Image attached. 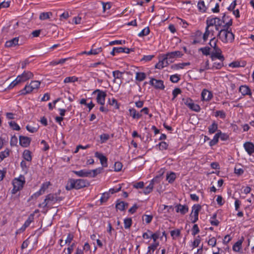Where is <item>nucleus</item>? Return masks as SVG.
<instances>
[{
  "instance_id": "obj_1",
  "label": "nucleus",
  "mask_w": 254,
  "mask_h": 254,
  "mask_svg": "<svg viewBox=\"0 0 254 254\" xmlns=\"http://www.w3.org/2000/svg\"><path fill=\"white\" fill-rule=\"evenodd\" d=\"M218 38L224 43H232L234 40V34L231 32V29L224 28L218 31Z\"/></svg>"
},
{
  "instance_id": "obj_2",
  "label": "nucleus",
  "mask_w": 254,
  "mask_h": 254,
  "mask_svg": "<svg viewBox=\"0 0 254 254\" xmlns=\"http://www.w3.org/2000/svg\"><path fill=\"white\" fill-rule=\"evenodd\" d=\"M89 185L88 182L83 179H69L65 186V189L67 190H70L75 189L79 190L87 187Z\"/></svg>"
},
{
  "instance_id": "obj_3",
  "label": "nucleus",
  "mask_w": 254,
  "mask_h": 254,
  "mask_svg": "<svg viewBox=\"0 0 254 254\" xmlns=\"http://www.w3.org/2000/svg\"><path fill=\"white\" fill-rule=\"evenodd\" d=\"M62 200V197L58 196L57 193H50L46 196V198L43 203L39 204L38 207L49 208L57 202H60Z\"/></svg>"
},
{
  "instance_id": "obj_4",
  "label": "nucleus",
  "mask_w": 254,
  "mask_h": 254,
  "mask_svg": "<svg viewBox=\"0 0 254 254\" xmlns=\"http://www.w3.org/2000/svg\"><path fill=\"white\" fill-rule=\"evenodd\" d=\"M25 183V177L23 175H20L18 178L13 179L12 181L13 189L11 190V193L15 194L17 192L22 190Z\"/></svg>"
},
{
  "instance_id": "obj_5",
  "label": "nucleus",
  "mask_w": 254,
  "mask_h": 254,
  "mask_svg": "<svg viewBox=\"0 0 254 254\" xmlns=\"http://www.w3.org/2000/svg\"><path fill=\"white\" fill-rule=\"evenodd\" d=\"M201 208L199 204H194L192 207V211L190 214V220L193 223H195L198 219V213Z\"/></svg>"
},
{
  "instance_id": "obj_6",
  "label": "nucleus",
  "mask_w": 254,
  "mask_h": 254,
  "mask_svg": "<svg viewBox=\"0 0 254 254\" xmlns=\"http://www.w3.org/2000/svg\"><path fill=\"white\" fill-rule=\"evenodd\" d=\"M97 93V96L96 97L97 102L102 106L105 104V98L107 96L106 93L105 91L101 90L100 89H96L93 92V94Z\"/></svg>"
},
{
  "instance_id": "obj_7",
  "label": "nucleus",
  "mask_w": 254,
  "mask_h": 254,
  "mask_svg": "<svg viewBox=\"0 0 254 254\" xmlns=\"http://www.w3.org/2000/svg\"><path fill=\"white\" fill-rule=\"evenodd\" d=\"M212 2L213 0H199L197 3L199 10L202 12H205Z\"/></svg>"
},
{
  "instance_id": "obj_8",
  "label": "nucleus",
  "mask_w": 254,
  "mask_h": 254,
  "mask_svg": "<svg viewBox=\"0 0 254 254\" xmlns=\"http://www.w3.org/2000/svg\"><path fill=\"white\" fill-rule=\"evenodd\" d=\"M149 83L155 89L164 90L165 88L164 82L162 80H158L154 78H151Z\"/></svg>"
},
{
  "instance_id": "obj_9",
  "label": "nucleus",
  "mask_w": 254,
  "mask_h": 254,
  "mask_svg": "<svg viewBox=\"0 0 254 254\" xmlns=\"http://www.w3.org/2000/svg\"><path fill=\"white\" fill-rule=\"evenodd\" d=\"M33 74L30 71L25 70L21 74L18 75V80L20 82H24L33 77Z\"/></svg>"
},
{
  "instance_id": "obj_10",
  "label": "nucleus",
  "mask_w": 254,
  "mask_h": 254,
  "mask_svg": "<svg viewBox=\"0 0 254 254\" xmlns=\"http://www.w3.org/2000/svg\"><path fill=\"white\" fill-rule=\"evenodd\" d=\"M164 55L167 58V59H168L170 63H172L173 62V59L177 58H180L183 55V54L181 53V52L179 51H177L172 52H169L166 54H165Z\"/></svg>"
},
{
  "instance_id": "obj_11",
  "label": "nucleus",
  "mask_w": 254,
  "mask_h": 254,
  "mask_svg": "<svg viewBox=\"0 0 254 254\" xmlns=\"http://www.w3.org/2000/svg\"><path fill=\"white\" fill-rule=\"evenodd\" d=\"M222 18V22L224 24V28H230L233 24L232 19L226 13L223 14Z\"/></svg>"
},
{
  "instance_id": "obj_12",
  "label": "nucleus",
  "mask_w": 254,
  "mask_h": 254,
  "mask_svg": "<svg viewBox=\"0 0 254 254\" xmlns=\"http://www.w3.org/2000/svg\"><path fill=\"white\" fill-rule=\"evenodd\" d=\"M168 60L164 55H163V58L159 60L158 63L155 66V68L161 69L164 67L167 66L169 64Z\"/></svg>"
},
{
  "instance_id": "obj_13",
  "label": "nucleus",
  "mask_w": 254,
  "mask_h": 254,
  "mask_svg": "<svg viewBox=\"0 0 254 254\" xmlns=\"http://www.w3.org/2000/svg\"><path fill=\"white\" fill-rule=\"evenodd\" d=\"M34 219V214H31L28 219L26 220L24 224L22 225V226L18 230L19 232H24L26 228L29 226L30 224L33 221Z\"/></svg>"
},
{
  "instance_id": "obj_14",
  "label": "nucleus",
  "mask_w": 254,
  "mask_h": 254,
  "mask_svg": "<svg viewBox=\"0 0 254 254\" xmlns=\"http://www.w3.org/2000/svg\"><path fill=\"white\" fill-rule=\"evenodd\" d=\"M95 156L98 158L100 161V163L103 166V167H107L108 166L107 163V158L104 156L103 154L99 153L98 152H96L95 153Z\"/></svg>"
},
{
  "instance_id": "obj_15",
  "label": "nucleus",
  "mask_w": 254,
  "mask_h": 254,
  "mask_svg": "<svg viewBox=\"0 0 254 254\" xmlns=\"http://www.w3.org/2000/svg\"><path fill=\"white\" fill-rule=\"evenodd\" d=\"M177 212H180L182 215H185L189 211V207L187 205L178 204L175 206Z\"/></svg>"
},
{
  "instance_id": "obj_16",
  "label": "nucleus",
  "mask_w": 254,
  "mask_h": 254,
  "mask_svg": "<svg viewBox=\"0 0 254 254\" xmlns=\"http://www.w3.org/2000/svg\"><path fill=\"white\" fill-rule=\"evenodd\" d=\"M31 141V138L22 135L19 136V143L23 147H28L30 145Z\"/></svg>"
},
{
  "instance_id": "obj_17",
  "label": "nucleus",
  "mask_w": 254,
  "mask_h": 254,
  "mask_svg": "<svg viewBox=\"0 0 254 254\" xmlns=\"http://www.w3.org/2000/svg\"><path fill=\"white\" fill-rule=\"evenodd\" d=\"M239 91L243 96L249 95L250 97L252 96L251 90L247 85H244L240 86Z\"/></svg>"
},
{
  "instance_id": "obj_18",
  "label": "nucleus",
  "mask_w": 254,
  "mask_h": 254,
  "mask_svg": "<svg viewBox=\"0 0 254 254\" xmlns=\"http://www.w3.org/2000/svg\"><path fill=\"white\" fill-rule=\"evenodd\" d=\"M201 100L203 101H209L213 97L212 93L207 89H203L201 94Z\"/></svg>"
},
{
  "instance_id": "obj_19",
  "label": "nucleus",
  "mask_w": 254,
  "mask_h": 254,
  "mask_svg": "<svg viewBox=\"0 0 254 254\" xmlns=\"http://www.w3.org/2000/svg\"><path fill=\"white\" fill-rule=\"evenodd\" d=\"M245 149L249 155L254 153V144L251 142H247L244 144Z\"/></svg>"
},
{
  "instance_id": "obj_20",
  "label": "nucleus",
  "mask_w": 254,
  "mask_h": 254,
  "mask_svg": "<svg viewBox=\"0 0 254 254\" xmlns=\"http://www.w3.org/2000/svg\"><path fill=\"white\" fill-rule=\"evenodd\" d=\"M73 173L76 175L78 177H85L91 176V171H89L86 170H81L80 171H73Z\"/></svg>"
},
{
  "instance_id": "obj_21",
  "label": "nucleus",
  "mask_w": 254,
  "mask_h": 254,
  "mask_svg": "<svg viewBox=\"0 0 254 254\" xmlns=\"http://www.w3.org/2000/svg\"><path fill=\"white\" fill-rule=\"evenodd\" d=\"M33 90L34 89L31 87V84H27L23 89L19 91V95H25L31 93Z\"/></svg>"
},
{
  "instance_id": "obj_22",
  "label": "nucleus",
  "mask_w": 254,
  "mask_h": 254,
  "mask_svg": "<svg viewBox=\"0 0 254 254\" xmlns=\"http://www.w3.org/2000/svg\"><path fill=\"white\" fill-rule=\"evenodd\" d=\"M158 178V177H157L156 178L153 179L151 180L148 186H147L146 187L144 188V190H143L144 193L147 194L152 191L153 188L154 183L157 181V179Z\"/></svg>"
},
{
  "instance_id": "obj_23",
  "label": "nucleus",
  "mask_w": 254,
  "mask_h": 254,
  "mask_svg": "<svg viewBox=\"0 0 254 254\" xmlns=\"http://www.w3.org/2000/svg\"><path fill=\"white\" fill-rule=\"evenodd\" d=\"M19 38L15 37L7 41L5 43V46L6 47H12L18 45Z\"/></svg>"
},
{
  "instance_id": "obj_24",
  "label": "nucleus",
  "mask_w": 254,
  "mask_h": 254,
  "mask_svg": "<svg viewBox=\"0 0 254 254\" xmlns=\"http://www.w3.org/2000/svg\"><path fill=\"white\" fill-rule=\"evenodd\" d=\"M210 58L212 61H214L216 59L220 61H224V57L222 55V52L215 53L212 52L210 54Z\"/></svg>"
},
{
  "instance_id": "obj_25",
  "label": "nucleus",
  "mask_w": 254,
  "mask_h": 254,
  "mask_svg": "<svg viewBox=\"0 0 254 254\" xmlns=\"http://www.w3.org/2000/svg\"><path fill=\"white\" fill-rule=\"evenodd\" d=\"M129 112V115L133 119H138L142 117V114L139 113V112H137L136 110L134 108H131L128 110Z\"/></svg>"
},
{
  "instance_id": "obj_26",
  "label": "nucleus",
  "mask_w": 254,
  "mask_h": 254,
  "mask_svg": "<svg viewBox=\"0 0 254 254\" xmlns=\"http://www.w3.org/2000/svg\"><path fill=\"white\" fill-rule=\"evenodd\" d=\"M127 206L128 204L127 203H125L124 201L118 200L117 201L116 207L117 209L120 211H124Z\"/></svg>"
},
{
  "instance_id": "obj_27",
  "label": "nucleus",
  "mask_w": 254,
  "mask_h": 254,
  "mask_svg": "<svg viewBox=\"0 0 254 254\" xmlns=\"http://www.w3.org/2000/svg\"><path fill=\"white\" fill-rule=\"evenodd\" d=\"M215 29L217 31H219L220 30V28L221 27L224 28V24L223 22H222V18H220V17H215Z\"/></svg>"
},
{
  "instance_id": "obj_28",
  "label": "nucleus",
  "mask_w": 254,
  "mask_h": 254,
  "mask_svg": "<svg viewBox=\"0 0 254 254\" xmlns=\"http://www.w3.org/2000/svg\"><path fill=\"white\" fill-rule=\"evenodd\" d=\"M244 240V238L242 237L241 240L238 241L233 246V250L235 252H238L240 251V249L242 248V244L243 243V241Z\"/></svg>"
},
{
  "instance_id": "obj_29",
  "label": "nucleus",
  "mask_w": 254,
  "mask_h": 254,
  "mask_svg": "<svg viewBox=\"0 0 254 254\" xmlns=\"http://www.w3.org/2000/svg\"><path fill=\"white\" fill-rule=\"evenodd\" d=\"M190 64V63H179L178 64H174L171 65V68L174 70H178L179 69L183 68L185 66L189 65Z\"/></svg>"
},
{
  "instance_id": "obj_30",
  "label": "nucleus",
  "mask_w": 254,
  "mask_h": 254,
  "mask_svg": "<svg viewBox=\"0 0 254 254\" xmlns=\"http://www.w3.org/2000/svg\"><path fill=\"white\" fill-rule=\"evenodd\" d=\"M146 77V74L143 72H136L135 73V80L141 82L144 80Z\"/></svg>"
},
{
  "instance_id": "obj_31",
  "label": "nucleus",
  "mask_w": 254,
  "mask_h": 254,
  "mask_svg": "<svg viewBox=\"0 0 254 254\" xmlns=\"http://www.w3.org/2000/svg\"><path fill=\"white\" fill-rule=\"evenodd\" d=\"M159 242H154L148 247L147 254H152L159 246Z\"/></svg>"
},
{
  "instance_id": "obj_32",
  "label": "nucleus",
  "mask_w": 254,
  "mask_h": 254,
  "mask_svg": "<svg viewBox=\"0 0 254 254\" xmlns=\"http://www.w3.org/2000/svg\"><path fill=\"white\" fill-rule=\"evenodd\" d=\"M208 129L209 134H213L217 130L218 124L214 121L212 124L209 126Z\"/></svg>"
},
{
  "instance_id": "obj_33",
  "label": "nucleus",
  "mask_w": 254,
  "mask_h": 254,
  "mask_svg": "<svg viewBox=\"0 0 254 254\" xmlns=\"http://www.w3.org/2000/svg\"><path fill=\"white\" fill-rule=\"evenodd\" d=\"M23 157L27 161L31 162L32 160L31 151L29 150H25L23 153Z\"/></svg>"
},
{
  "instance_id": "obj_34",
  "label": "nucleus",
  "mask_w": 254,
  "mask_h": 254,
  "mask_svg": "<svg viewBox=\"0 0 254 254\" xmlns=\"http://www.w3.org/2000/svg\"><path fill=\"white\" fill-rule=\"evenodd\" d=\"M188 108H189L191 110L195 111L196 112H198L201 110L199 105L196 104H194L193 102L190 104Z\"/></svg>"
},
{
  "instance_id": "obj_35",
  "label": "nucleus",
  "mask_w": 254,
  "mask_h": 254,
  "mask_svg": "<svg viewBox=\"0 0 254 254\" xmlns=\"http://www.w3.org/2000/svg\"><path fill=\"white\" fill-rule=\"evenodd\" d=\"M223 61H220V62H214L211 68V69H221L224 66Z\"/></svg>"
},
{
  "instance_id": "obj_36",
  "label": "nucleus",
  "mask_w": 254,
  "mask_h": 254,
  "mask_svg": "<svg viewBox=\"0 0 254 254\" xmlns=\"http://www.w3.org/2000/svg\"><path fill=\"white\" fill-rule=\"evenodd\" d=\"M176 175L174 172H171L170 174H167L166 177V180L169 183H172L174 182L176 179Z\"/></svg>"
},
{
  "instance_id": "obj_37",
  "label": "nucleus",
  "mask_w": 254,
  "mask_h": 254,
  "mask_svg": "<svg viewBox=\"0 0 254 254\" xmlns=\"http://www.w3.org/2000/svg\"><path fill=\"white\" fill-rule=\"evenodd\" d=\"M51 185V184L50 182H46L43 183L41 186V188L39 190L40 191L44 194L45 191L48 189L49 186Z\"/></svg>"
},
{
  "instance_id": "obj_38",
  "label": "nucleus",
  "mask_w": 254,
  "mask_h": 254,
  "mask_svg": "<svg viewBox=\"0 0 254 254\" xmlns=\"http://www.w3.org/2000/svg\"><path fill=\"white\" fill-rule=\"evenodd\" d=\"M52 13L51 12H42L40 14L39 18L40 20H45L49 19Z\"/></svg>"
},
{
  "instance_id": "obj_39",
  "label": "nucleus",
  "mask_w": 254,
  "mask_h": 254,
  "mask_svg": "<svg viewBox=\"0 0 254 254\" xmlns=\"http://www.w3.org/2000/svg\"><path fill=\"white\" fill-rule=\"evenodd\" d=\"M123 72L117 70L113 71V76L114 77V82H115L116 79L122 78Z\"/></svg>"
},
{
  "instance_id": "obj_40",
  "label": "nucleus",
  "mask_w": 254,
  "mask_h": 254,
  "mask_svg": "<svg viewBox=\"0 0 254 254\" xmlns=\"http://www.w3.org/2000/svg\"><path fill=\"white\" fill-rule=\"evenodd\" d=\"M215 17L214 18H208L206 21V26L209 28L210 27L215 26L216 24Z\"/></svg>"
},
{
  "instance_id": "obj_41",
  "label": "nucleus",
  "mask_w": 254,
  "mask_h": 254,
  "mask_svg": "<svg viewBox=\"0 0 254 254\" xmlns=\"http://www.w3.org/2000/svg\"><path fill=\"white\" fill-rule=\"evenodd\" d=\"M9 155V150L6 148L4 151L0 153V162L2 161L5 158Z\"/></svg>"
},
{
  "instance_id": "obj_42",
  "label": "nucleus",
  "mask_w": 254,
  "mask_h": 254,
  "mask_svg": "<svg viewBox=\"0 0 254 254\" xmlns=\"http://www.w3.org/2000/svg\"><path fill=\"white\" fill-rule=\"evenodd\" d=\"M78 81V78L75 76H69L66 77L64 79V83H71V82H75L76 81Z\"/></svg>"
},
{
  "instance_id": "obj_43",
  "label": "nucleus",
  "mask_w": 254,
  "mask_h": 254,
  "mask_svg": "<svg viewBox=\"0 0 254 254\" xmlns=\"http://www.w3.org/2000/svg\"><path fill=\"white\" fill-rule=\"evenodd\" d=\"M219 138V134L217 132L214 136L213 138L209 142V145L213 146L216 144L218 142Z\"/></svg>"
},
{
  "instance_id": "obj_44",
  "label": "nucleus",
  "mask_w": 254,
  "mask_h": 254,
  "mask_svg": "<svg viewBox=\"0 0 254 254\" xmlns=\"http://www.w3.org/2000/svg\"><path fill=\"white\" fill-rule=\"evenodd\" d=\"M68 58H64V59H62L59 60V61H53L51 62H50V65H56L59 64H63L64 63Z\"/></svg>"
},
{
  "instance_id": "obj_45",
  "label": "nucleus",
  "mask_w": 254,
  "mask_h": 254,
  "mask_svg": "<svg viewBox=\"0 0 254 254\" xmlns=\"http://www.w3.org/2000/svg\"><path fill=\"white\" fill-rule=\"evenodd\" d=\"M210 48L209 47H205L199 49V51H201L202 54L205 56H208L211 54L210 53Z\"/></svg>"
},
{
  "instance_id": "obj_46",
  "label": "nucleus",
  "mask_w": 254,
  "mask_h": 254,
  "mask_svg": "<svg viewBox=\"0 0 254 254\" xmlns=\"http://www.w3.org/2000/svg\"><path fill=\"white\" fill-rule=\"evenodd\" d=\"M10 127L13 130H19L20 129L19 125L15 122L11 121L8 123Z\"/></svg>"
},
{
  "instance_id": "obj_47",
  "label": "nucleus",
  "mask_w": 254,
  "mask_h": 254,
  "mask_svg": "<svg viewBox=\"0 0 254 254\" xmlns=\"http://www.w3.org/2000/svg\"><path fill=\"white\" fill-rule=\"evenodd\" d=\"M211 34V31L209 30V28H208V26H206L205 28V31L203 35L202 38L204 42H206L208 38L209 35Z\"/></svg>"
},
{
  "instance_id": "obj_48",
  "label": "nucleus",
  "mask_w": 254,
  "mask_h": 254,
  "mask_svg": "<svg viewBox=\"0 0 254 254\" xmlns=\"http://www.w3.org/2000/svg\"><path fill=\"white\" fill-rule=\"evenodd\" d=\"M150 32V30L148 27H145L144 29L142 30V31L138 33V36L139 37H143L144 36H146L149 34Z\"/></svg>"
},
{
  "instance_id": "obj_49",
  "label": "nucleus",
  "mask_w": 254,
  "mask_h": 254,
  "mask_svg": "<svg viewBox=\"0 0 254 254\" xmlns=\"http://www.w3.org/2000/svg\"><path fill=\"white\" fill-rule=\"evenodd\" d=\"M109 104L110 105L114 106L115 105V107L116 109H119V105L118 103L117 100L115 98H112L111 100L110 99H109L108 100Z\"/></svg>"
},
{
  "instance_id": "obj_50",
  "label": "nucleus",
  "mask_w": 254,
  "mask_h": 254,
  "mask_svg": "<svg viewBox=\"0 0 254 254\" xmlns=\"http://www.w3.org/2000/svg\"><path fill=\"white\" fill-rule=\"evenodd\" d=\"M132 224V220L130 218H126L124 220V226L126 229H128Z\"/></svg>"
},
{
  "instance_id": "obj_51",
  "label": "nucleus",
  "mask_w": 254,
  "mask_h": 254,
  "mask_svg": "<svg viewBox=\"0 0 254 254\" xmlns=\"http://www.w3.org/2000/svg\"><path fill=\"white\" fill-rule=\"evenodd\" d=\"M30 84H31V87L34 90L38 89L39 88L41 82L38 80H34L32 81Z\"/></svg>"
},
{
  "instance_id": "obj_52",
  "label": "nucleus",
  "mask_w": 254,
  "mask_h": 254,
  "mask_svg": "<svg viewBox=\"0 0 254 254\" xmlns=\"http://www.w3.org/2000/svg\"><path fill=\"white\" fill-rule=\"evenodd\" d=\"M182 92V91L181 90L180 88H175L173 92H172V94H173V98L172 99V100H174L177 97V96L181 94Z\"/></svg>"
},
{
  "instance_id": "obj_53",
  "label": "nucleus",
  "mask_w": 254,
  "mask_h": 254,
  "mask_svg": "<svg viewBox=\"0 0 254 254\" xmlns=\"http://www.w3.org/2000/svg\"><path fill=\"white\" fill-rule=\"evenodd\" d=\"M110 197V193L108 192H105L103 193L102 195V196L100 198V201L101 203L105 202L107 201L108 199Z\"/></svg>"
},
{
  "instance_id": "obj_54",
  "label": "nucleus",
  "mask_w": 254,
  "mask_h": 254,
  "mask_svg": "<svg viewBox=\"0 0 254 254\" xmlns=\"http://www.w3.org/2000/svg\"><path fill=\"white\" fill-rule=\"evenodd\" d=\"M103 170V168L102 167H99L98 168H97L94 170H90V171H91V176H90V177H95L97 174H100L102 172Z\"/></svg>"
},
{
  "instance_id": "obj_55",
  "label": "nucleus",
  "mask_w": 254,
  "mask_h": 254,
  "mask_svg": "<svg viewBox=\"0 0 254 254\" xmlns=\"http://www.w3.org/2000/svg\"><path fill=\"white\" fill-rule=\"evenodd\" d=\"M180 79V75L176 74L170 76V80L173 83H177Z\"/></svg>"
},
{
  "instance_id": "obj_56",
  "label": "nucleus",
  "mask_w": 254,
  "mask_h": 254,
  "mask_svg": "<svg viewBox=\"0 0 254 254\" xmlns=\"http://www.w3.org/2000/svg\"><path fill=\"white\" fill-rule=\"evenodd\" d=\"M217 133L219 134V137L222 140H226L229 137L227 134L222 133L220 130L217 131Z\"/></svg>"
},
{
  "instance_id": "obj_57",
  "label": "nucleus",
  "mask_w": 254,
  "mask_h": 254,
  "mask_svg": "<svg viewBox=\"0 0 254 254\" xmlns=\"http://www.w3.org/2000/svg\"><path fill=\"white\" fill-rule=\"evenodd\" d=\"M123 167V165L120 162H116L114 164V171L116 172H119L121 170Z\"/></svg>"
},
{
  "instance_id": "obj_58",
  "label": "nucleus",
  "mask_w": 254,
  "mask_h": 254,
  "mask_svg": "<svg viewBox=\"0 0 254 254\" xmlns=\"http://www.w3.org/2000/svg\"><path fill=\"white\" fill-rule=\"evenodd\" d=\"M74 238V236L71 233H69L67 235V238L64 242V244L69 245Z\"/></svg>"
},
{
  "instance_id": "obj_59",
  "label": "nucleus",
  "mask_w": 254,
  "mask_h": 254,
  "mask_svg": "<svg viewBox=\"0 0 254 254\" xmlns=\"http://www.w3.org/2000/svg\"><path fill=\"white\" fill-rule=\"evenodd\" d=\"M217 40H216L215 37H213L210 40L209 44L210 46V47L214 49V48H215V47H218L217 46Z\"/></svg>"
},
{
  "instance_id": "obj_60",
  "label": "nucleus",
  "mask_w": 254,
  "mask_h": 254,
  "mask_svg": "<svg viewBox=\"0 0 254 254\" xmlns=\"http://www.w3.org/2000/svg\"><path fill=\"white\" fill-rule=\"evenodd\" d=\"M100 138L101 143H104L109 139V135L106 133H103L100 135Z\"/></svg>"
},
{
  "instance_id": "obj_61",
  "label": "nucleus",
  "mask_w": 254,
  "mask_h": 254,
  "mask_svg": "<svg viewBox=\"0 0 254 254\" xmlns=\"http://www.w3.org/2000/svg\"><path fill=\"white\" fill-rule=\"evenodd\" d=\"M215 116L224 119L226 118V113L223 110L217 111L215 113Z\"/></svg>"
},
{
  "instance_id": "obj_62",
  "label": "nucleus",
  "mask_w": 254,
  "mask_h": 254,
  "mask_svg": "<svg viewBox=\"0 0 254 254\" xmlns=\"http://www.w3.org/2000/svg\"><path fill=\"white\" fill-rule=\"evenodd\" d=\"M158 145L159 149L161 150H166L168 147V144L165 141L160 142Z\"/></svg>"
},
{
  "instance_id": "obj_63",
  "label": "nucleus",
  "mask_w": 254,
  "mask_h": 254,
  "mask_svg": "<svg viewBox=\"0 0 254 254\" xmlns=\"http://www.w3.org/2000/svg\"><path fill=\"white\" fill-rule=\"evenodd\" d=\"M18 142L17 137L15 135H13L10 141V144L11 146H16Z\"/></svg>"
},
{
  "instance_id": "obj_64",
  "label": "nucleus",
  "mask_w": 254,
  "mask_h": 254,
  "mask_svg": "<svg viewBox=\"0 0 254 254\" xmlns=\"http://www.w3.org/2000/svg\"><path fill=\"white\" fill-rule=\"evenodd\" d=\"M160 235V232L157 231L151 235V239H153L154 242H157V240L159 238Z\"/></svg>"
}]
</instances>
